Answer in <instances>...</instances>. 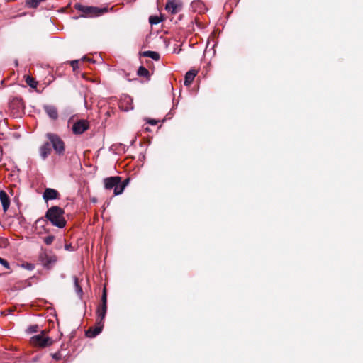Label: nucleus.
<instances>
[{"label":"nucleus","instance_id":"nucleus-6","mask_svg":"<svg viewBox=\"0 0 363 363\" xmlns=\"http://www.w3.org/2000/svg\"><path fill=\"white\" fill-rule=\"evenodd\" d=\"M30 342L36 346L44 347L49 346L52 344V340L45 335L44 331H41L40 334L33 336L30 339Z\"/></svg>","mask_w":363,"mask_h":363},{"label":"nucleus","instance_id":"nucleus-14","mask_svg":"<svg viewBox=\"0 0 363 363\" xmlns=\"http://www.w3.org/2000/svg\"><path fill=\"white\" fill-rule=\"evenodd\" d=\"M50 152L51 149L49 143H45L40 148V155L43 160L46 159Z\"/></svg>","mask_w":363,"mask_h":363},{"label":"nucleus","instance_id":"nucleus-27","mask_svg":"<svg viewBox=\"0 0 363 363\" xmlns=\"http://www.w3.org/2000/svg\"><path fill=\"white\" fill-rule=\"evenodd\" d=\"M52 357L56 361H59L62 359V355L60 352L52 354Z\"/></svg>","mask_w":363,"mask_h":363},{"label":"nucleus","instance_id":"nucleus-31","mask_svg":"<svg viewBox=\"0 0 363 363\" xmlns=\"http://www.w3.org/2000/svg\"><path fill=\"white\" fill-rule=\"evenodd\" d=\"M65 248L67 250H72V245H65Z\"/></svg>","mask_w":363,"mask_h":363},{"label":"nucleus","instance_id":"nucleus-3","mask_svg":"<svg viewBox=\"0 0 363 363\" xmlns=\"http://www.w3.org/2000/svg\"><path fill=\"white\" fill-rule=\"evenodd\" d=\"M46 138L49 140L57 154L59 155L64 154L65 150V143L59 135L55 133H48L46 134Z\"/></svg>","mask_w":363,"mask_h":363},{"label":"nucleus","instance_id":"nucleus-28","mask_svg":"<svg viewBox=\"0 0 363 363\" xmlns=\"http://www.w3.org/2000/svg\"><path fill=\"white\" fill-rule=\"evenodd\" d=\"M23 267L28 270H33L35 268V265L32 263H26L23 264Z\"/></svg>","mask_w":363,"mask_h":363},{"label":"nucleus","instance_id":"nucleus-30","mask_svg":"<svg viewBox=\"0 0 363 363\" xmlns=\"http://www.w3.org/2000/svg\"><path fill=\"white\" fill-rule=\"evenodd\" d=\"M78 62L79 60H73L71 62V65L74 69H75L77 67Z\"/></svg>","mask_w":363,"mask_h":363},{"label":"nucleus","instance_id":"nucleus-13","mask_svg":"<svg viewBox=\"0 0 363 363\" xmlns=\"http://www.w3.org/2000/svg\"><path fill=\"white\" fill-rule=\"evenodd\" d=\"M0 201L3 206V210L6 212L9 208L10 200L7 194L3 190L0 191Z\"/></svg>","mask_w":363,"mask_h":363},{"label":"nucleus","instance_id":"nucleus-9","mask_svg":"<svg viewBox=\"0 0 363 363\" xmlns=\"http://www.w3.org/2000/svg\"><path fill=\"white\" fill-rule=\"evenodd\" d=\"M103 323L97 321V325L95 328H90L86 331V335L89 338H94L98 335L102 330Z\"/></svg>","mask_w":363,"mask_h":363},{"label":"nucleus","instance_id":"nucleus-10","mask_svg":"<svg viewBox=\"0 0 363 363\" xmlns=\"http://www.w3.org/2000/svg\"><path fill=\"white\" fill-rule=\"evenodd\" d=\"M59 193L57 190L51 188L45 189L43 197L45 201L54 200L59 198Z\"/></svg>","mask_w":363,"mask_h":363},{"label":"nucleus","instance_id":"nucleus-26","mask_svg":"<svg viewBox=\"0 0 363 363\" xmlns=\"http://www.w3.org/2000/svg\"><path fill=\"white\" fill-rule=\"evenodd\" d=\"M54 236L53 235H49V236H47L44 238V242L46 244V245H50L52 244V242H53L54 240Z\"/></svg>","mask_w":363,"mask_h":363},{"label":"nucleus","instance_id":"nucleus-18","mask_svg":"<svg viewBox=\"0 0 363 363\" xmlns=\"http://www.w3.org/2000/svg\"><path fill=\"white\" fill-rule=\"evenodd\" d=\"M143 56L150 57L154 60H160V55L157 52L154 51H145L143 52Z\"/></svg>","mask_w":363,"mask_h":363},{"label":"nucleus","instance_id":"nucleus-4","mask_svg":"<svg viewBox=\"0 0 363 363\" xmlns=\"http://www.w3.org/2000/svg\"><path fill=\"white\" fill-rule=\"evenodd\" d=\"M75 8L89 17H97L108 11L107 7L99 8L96 6H86L81 4H77Z\"/></svg>","mask_w":363,"mask_h":363},{"label":"nucleus","instance_id":"nucleus-17","mask_svg":"<svg viewBox=\"0 0 363 363\" xmlns=\"http://www.w3.org/2000/svg\"><path fill=\"white\" fill-rule=\"evenodd\" d=\"M47 225V220L43 218H38L35 223V230L39 233H42L45 230V226Z\"/></svg>","mask_w":363,"mask_h":363},{"label":"nucleus","instance_id":"nucleus-8","mask_svg":"<svg viewBox=\"0 0 363 363\" xmlns=\"http://www.w3.org/2000/svg\"><path fill=\"white\" fill-rule=\"evenodd\" d=\"M179 7L180 4L177 0H168L165 6V9L172 14H175L179 12Z\"/></svg>","mask_w":363,"mask_h":363},{"label":"nucleus","instance_id":"nucleus-11","mask_svg":"<svg viewBox=\"0 0 363 363\" xmlns=\"http://www.w3.org/2000/svg\"><path fill=\"white\" fill-rule=\"evenodd\" d=\"M43 109L47 115L52 120H56L58 118L57 109L52 105H44Z\"/></svg>","mask_w":363,"mask_h":363},{"label":"nucleus","instance_id":"nucleus-25","mask_svg":"<svg viewBox=\"0 0 363 363\" xmlns=\"http://www.w3.org/2000/svg\"><path fill=\"white\" fill-rule=\"evenodd\" d=\"M38 325H30L28 328L27 332L30 334L38 332Z\"/></svg>","mask_w":363,"mask_h":363},{"label":"nucleus","instance_id":"nucleus-32","mask_svg":"<svg viewBox=\"0 0 363 363\" xmlns=\"http://www.w3.org/2000/svg\"><path fill=\"white\" fill-rule=\"evenodd\" d=\"M148 123H149L150 124H151V125H155L157 122H156V121H155V120H154V119H151V120H150V121H148Z\"/></svg>","mask_w":363,"mask_h":363},{"label":"nucleus","instance_id":"nucleus-22","mask_svg":"<svg viewBox=\"0 0 363 363\" xmlns=\"http://www.w3.org/2000/svg\"><path fill=\"white\" fill-rule=\"evenodd\" d=\"M26 82L28 85H29L32 88H35L38 85V82L33 77L28 76L26 77Z\"/></svg>","mask_w":363,"mask_h":363},{"label":"nucleus","instance_id":"nucleus-23","mask_svg":"<svg viewBox=\"0 0 363 363\" xmlns=\"http://www.w3.org/2000/svg\"><path fill=\"white\" fill-rule=\"evenodd\" d=\"M149 22L152 25H156L161 22V19L157 16H151L149 18Z\"/></svg>","mask_w":363,"mask_h":363},{"label":"nucleus","instance_id":"nucleus-33","mask_svg":"<svg viewBox=\"0 0 363 363\" xmlns=\"http://www.w3.org/2000/svg\"><path fill=\"white\" fill-rule=\"evenodd\" d=\"M129 180L128 179H125L122 184H125V186L128 184Z\"/></svg>","mask_w":363,"mask_h":363},{"label":"nucleus","instance_id":"nucleus-21","mask_svg":"<svg viewBox=\"0 0 363 363\" xmlns=\"http://www.w3.org/2000/svg\"><path fill=\"white\" fill-rule=\"evenodd\" d=\"M138 75L140 77H147L149 76V71L144 67L140 66L138 69Z\"/></svg>","mask_w":363,"mask_h":363},{"label":"nucleus","instance_id":"nucleus-29","mask_svg":"<svg viewBox=\"0 0 363 363\" xmlns=\"http://www.w3.org/2000/svg\"><path fill=\"white\" fill-rule=\"evenodd\" d=\"M0 264L1 265H3L5 268L9 269V262L6 259H3L1 257H0Z\"/></svg>","mask_w":363,"mask_h":363},{"label":"nucleus","instance_id":"nucleus-1","mask_svg":"<svg viewBox=\"0 0 363 363\" xmlns=\"http://www.w3.org/2000/svg\"><path fill=\"white\" fill-rule=\"evenodd\" d=\"M64 211L59 206H52L49 208L46 213L45 218L50 220L51 223L60 228L65 226L66 221L63 217Z\"/></svg>","mask_w":363,"mask_h":363},{"label":"nucleus","instance_id":"nucleus-2","mask_svg":"<svg viewBox=\"0 0 363 363\" xmlns=\"http://www.w3.org/2000/svg\"><path fill=\"white\" fill-rule=\"evenodd\" d=\"M121 178L120 177H111L104 179V187L106 189L114 190V195L121 194L125 187V184H121Z\"/></svg>","mask_w":363,"mask_h":363},{"label":"nucleus","instance_id":"nucleus-7","mask_svg":"<svg viewBox=\"0 0 363 363\" xmlns=\"http://www.w3.org/2000/svg\"><path fill=\"white\" fill-rule=\"evenodd\" d=\"M89 128V123L85 120H80L74 123L72 131L74 134L79 135L83 133Z\"/></svg>","mask_w":363,"mask_h":363},{"label":"nucleus","instance_id":"nucleus-20","mask_svg":"<svg viewBox=\"0 0 363 363\" xmlns=\"http://www.w3.org/2000/svg\"><path fill=\"white\" fill-rule=\"evenodd\" d=\"M73 279H74L75 291L79 296H82L83 291H82V287L79 286V284L78 283V279L77 277L74 276V277H73Z\"/></svg>","mask_w":363,"mask_h":363},{"label":"nucleus","instance_id":"nucleus-24","mask_svg":"<svg viewBox=\"0 0 363 363\" xmlns=\"http://www.w3.org/2000/svg\"><path fill=\"white\" fill-rule=\"evenodd\" d=\"M101 302H102V303H101L102 306H107V294H106V288H104L103 290Z\"/></svg>","mask_w":363,"mask_h":363},{"label":"nucleus","instance_id":"nucleus-19","mask_svg":"<svg viewBox=\"0 0 363 363\" xmlns=\"http://www.w3.org/2000/svg\"><path fill=\"white\" fill-rule=\"evenodd\" d=\"M45 0H26V3L29 8H37L38 5Z\"/></svg>","mask_w":363,"mask_h":363},{"label":"nucleus","instance_id":"nucleus-16","mask_svg":"<svg viewBox=\"0 0 363 363\" xmlns=\"http://www.w3.org/2000/svg\"><path fill=\"white\" fill-rule=\"evenodd\" d=\"M107 311V306H102L101 305L99 307H98L96 311V314L98 316V322L103 323L104 319L106 316Z\"/></svg>","mask_w":363,"mask_h":363},{"label":"nucleus","instance_id":"nucleus-12","mask_svg":"<svg viewBox=\"0 0 363 363\" xmlns=\"http://www.w3.org/2000/svg\"><path fill=\"white\" fill-rule=\"evenodd\" d=\"M132 103L133 99H131V97L129 96H125L121 101L120 106L123 110L128 111L133 108Z\"/></svg>","mask_w":363,"mask_h":363},{"label":"nucleus","instance_id":"nucleus-15","mask_svg":"<svg viewBox=\"0 0 363 363\" xmlns=\"http://www.w3.org/2000/svg\"><path fill=\"white\" fill-rule=\"evenodd\" d=\"M196 75V72L195 70L188 71L185 74L184 85L187 86H189L194 81Z\"/></svg>","mask_w":363,"mask_h":363},{"label":"nucleus","instance_id":"nucleus-5","mask_svg":"<svg viewBox=\"0 0 363 363\" xmlns=\"http://www.w3.org/2000/svg\"><path fill=\"white\" fill-rule=\"evenodd\" d=\"M39 260L44 267L50 269L57 262V257L52 252L43 251L39 255Z\"/></svg>","mask_w":363,"mask_h":363}]
</instances>
